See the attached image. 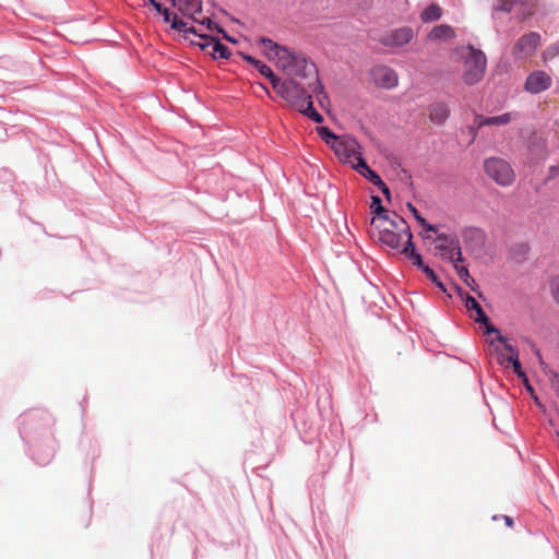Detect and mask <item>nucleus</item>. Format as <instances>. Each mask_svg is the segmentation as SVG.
Segmentation results:
<instances>
[{
	"mask_svg": "<svg viewBox=\"0 0 559 559\" xmlns=\"http://www.w3.org/2000/svg\"><path fill=\"white\" fill-rule=\"evenodd\" d=\"M260 44L261 46L263 47L264 51H265V55L270 58V59H273L274 56L280 51V49L283 48V46H280L277 45L276 43H274L272 39L270 38H261L260 39Z\"/></svg>",
	"mask_w": 559,
	"mask_h": 559,
	"instance_id": "4be33fe9",
	"label": "nucleus"
},
{
	"mask_svg": "<svg viewBox=\"0 0 559 559\" xmlns=\"http://www.w3.org/2000/svg\"><path fill=\"white\" fill-rule=\"evenodd\" d=\"M273 90L297 110L311 100V95L306 86L296 79L276 80Z\"/></svg>",
	"mask_w": 559,
	"mask_h": 559,
	"instance_id": "f03ea898",
	"label": "nucleus"
},
{
	"mask_svg": "<svg viewBox=\"0 0 559 559\" xmlns=\"http://www.w3.org/2000/svg\"><path fill=\"white\" fill-rule=\"evenodd\" d=\"M503 519H504L506 524H507L509 527H512V526H513V520H512L510 516L504 515V516H503Z\"/></svg>",
	"mask_w": 559,
	"mask_h": 559,
	"instance_id": "37998d69",
	"label": "nucleus"
},
{
	"mask_svg": "<svg viewBox=\"0 0 559 559\" xmlns=\"http://www.w3.org/2000/svg\"><path fill=\"white\" fill-rule=\"evenodd\" d=\"M552 84L551 76L542 70L533 71L525 81L524 88L531 94H538L548 90Z\"/></svg>",
	"mask_w": 559,
	"mask_h": 559,
	"instance_id": "9b49d317",
	"label": "nucleus"
},
{
	"mask_svg": "<svg viewBox=\"0 0 559 559\" xmlns=\"http://www.w3.org/2000/svg\"><path fill=\"white\" fill-rule=\"evenodd\" d=\"M305 64L306 67H301V64L297 66V63L293 64V71H287V76H289V79H296L298 81V79H304V80H310V82L307 83V86L314 93V94H319V93H322L323 91V85L321 84V82L319 81V76H318V72H317V69H316V66L314 63L308 61L307 58H305Z\"/></svg>",
	"mask_w": 559,
	"mask_h": 559,
	"instance_id": "0eeeda50",
	"label": "nucleus"
},
{
	"mask_svg": "<svg viewBox=\"0 0 559 559\" xmlns=\"http://www.w3.org/2000/svg\"><path fill=\"white\" fill-rule=\"evenodd\" d=\"M242 58H243L247 62L251 63L254 68H255V63H257V62H260V60H257V59H254L253 57H251V56H249V55H242Z\"/></svg>",
	"mask_w": 559,
	"mask_h": 559,
	"instance_id": "4c0bfd02",
	"label": "nucleus"
},
{
	"mask_svg": "<svg viewBox=\"0 0 559 559\" xmlns=\"http://www.w3.org/2000/svg\"><path fill=\"white\" fill-rule=\"evenodd\" d=\"M487 119L488 126H501L509 123L512 119V115L507 112L500 116L488 117Z\"/></svg>",
	"mask_w": 559,
	"mask_h": 559,
	"instance_id": "c85d7f7f",
	"label": "nucleus"
},
{
	"mask_svg": "<svg viewBox=\"0 0 559 559\" xmlns=\"http://www.w3.org/2000/svg\"><path fill=\"white\" fill-rule=\"evenodd\" d=\"M372 82L382 88H393L399 83L396 72L386 66H376L370 71Z\"/></svg>",
	"mask_w": 559,
	"mask_h": 559,
	"instance_id": "9d476101",
	"label": "nucleus"
},
{
	"mask_svg": "<svg viewBox=\"0 0 559 559\" xmlns=\"http://www.w3.org/2000/svg\"><path fill=\"white\" fill-rule=\"evenodd\" d=\"M478 129H479V128H476V126H475V124H474V126H472V127H469V132H471V133H472V135H473V140L476 138V135H477V130H478Z\"/></svg>",
	"mask_w": 559,
	"mask_h": 559,
	"instance_id": "79ce46f5",
	"label": "nucleus"
},
{
	"mask_svg": "<svg viewBox=\"0 0 559 559\" xmlns=\"http://www.w3.org/2000/svg\"><path fill=\"white\" fill-rule=\"evenodd\" d=\"M317 131L321 139L331 147L332 143L338 142L340 140L328 127L317 128Z\"/></svg>",
	"mask_w": 559,
	"mask_h": 559,
	"instance_id": "a878e982",
	"label": "nucleus"
},
{
	"mask_svg": "<svg viewBox=\"0 0 559 559\" xmlns=\"http://www.w3.org/2000/svg\"><path fill=\"white\" fill-rule=\"evenodd\" d=\"M255 69L260 72L261 75H263L270 80L272 87H274V82L276 80H280V78H277L274 74L272 69L269 66H266L265 63H263L262 61L255 63Z\"/></svg>",
	"mask_w": 559,
	"mask_h": 559,
	"instance_id": "393cba45",
	"label": "nucleus"
},
{
	"mask_svg": "<svg viewBox=\"0 0 559 559\" xmlns=\"http://www.w3.org/2000/svg\"><path fill=\"white\" fill-rule=\"evenodd\" d=\"M359 143L350 136H341L338 142L332 143V150L338 159L343 163L354 165L362 158Z\"/></svg>",
	"mask_w": 559,
	"mask_h": 559,
	"instance_id": "39448f33",
	"label": "nucleus"
},
{
	"mask_svg": "<svg viewBox=\"0 0 559 559\" xmlns=\"http://www.w3.org/2000/svg\"><path fill=\"white\" fill-rule=\"evenodd\" d=\"M277 62V66L285 72L287 73V71H293L292 67L293 64L296 62L297 66L301 64V67H306L305 64V57L302 55H298V53H295V52H292L289 49H287L286 47H283L282 49H280V51L274 56V58Z\"/></svg>",
	"mask_w": 559,
	"mask_h": 559,
	"instance_id": "ddd939ff",
	"label": "nucleus"
},
{
	"mask_svg": "<svg viewBox=\"0 0 559 559\" xmlns=\"http://www.w3.org/2000/svg\"><path fill=\"white\" fill-rule=\"evenodd\" d=\"M435 254L442 259H448L456 262L462 261V252L459 239L455 236L439 234L435 240Z\"/></svg>",
	"mask_w": 559,
	"mask_h": 559,
	"instance_id": "423d86ee",
	"label": "nucleus"
},
{
	"mask_svg": "<svg viewBox=\"0 0 559 559\" xmlns=\"http://www.w3.org/2000/svg\"><path fill=\"white\" fill-rule=\"evenodd\" d=\"M454 267L456 270V274L459 275V277L463 280L467 285H469V280L472 281V283H474V280L471 278L469 276L467 267L459 265L457 263L454 264Z\"/></svg>",
	"mask_w": 559,
	"mask_h": 559,
	"instance_id": "2f4dec72",
	"label": "nucleus"
},
{
	"mask_svg": "<svg viewBox=\"0 0 559 559\" xmlns=\"http://www.w3.org/2000/svg\"><path fill=\"white\" fill-rule=\"evenodd\" d=\"M401 252L405 254L409 260H412L413 264L419 269L424 270L426 266L423 262L421 255L416 252L412 240L402 248Z\"/></svg>",
	"mask_w": 559,
	"mask_h": 559,
	"instance_id": "aec40b11",
	"label": "nucleus"
},
{
	"mask_svg": "<svg viewBox=\"0 0 559 559\" xmlns=\"http://www.w3.org/2000/svg\"><path fill=\"white\" fill-rule=\"evenodd\" d=\"M455 32L454 29L447 24H440L435 26L428 34V39L436 40H449L454 38Z\"/></svg>",
	"mask_w": 559,
	"mask_h": 559,
	"instance_id": "dca6fc26",
	"label": "nucleus"
},
{
	"mask_svg": "<svg viewBox=\"0 0 559 559\" xmlns=\"http://www.w3.org/2000/svg\"><path fill=\"white\" fill-rule=\"evenodd\" d=\"M205 24H206V28H207V29H210V31L212 29V27H213V25H214V23H213L210 19H204V20L200 23V26H199V27H197V29H198V34H194V35H195V36H198L199 38H200V35H205V34L203 33V27H204V25H205Z\"/></svg>",
	"mask_w": 559,
	"mask_h": 559,
	"instance_id": "72a5a7b5",
	"label": "nucleus"
},
{
	"mask_svg": "<svg viewBox=\"0 0 559 559\" xmlns=\"http://www.w3.org/2000/svg\"><path fill=\"white\" fill-rule=\"evenodd\" d=\"M487 59L485 53L473 46H468L467 55L464 58L463 81L467 85L478 83L485 75Z\"/></svg>",
	"mask_w": 559,
	"mask_h": 559,
	"instance_id": "7ed1b4c3",
	"label": "nucleus"
},
{
	"mask_svg": "<svg viewBox=\"0 0 559 559\" xmlns=\"http://www.w3.org/2000/svg\"><path fill=\"white\" fill-rule=\"evenodd\" d=\"M429 119L437 126L445 123L450 117V107L445 102H437L428 107Z\"/></svg>",
	"mask_w": 559,
	"mask_h": 559,
	"instance_id": "2eb2a0df",
	"label": "nucleus"
},
{
	"mask_svg": "<svg viewBox=\"0 0 559 559\" xmlns=\"http://www.w3.org/2000/svg\"><path fill=\"white\" fill-rule=\"evenodd\" d=\"M370 234L381 245L390 249H400L403 240L406 245L413 239L407 222L395 213L389 216L373 217Z\"/></svg>",
	"mask_w": 559,
	"mask_h": 559,
	"instance_id": "f257e3e1",
	"label": "nucleus"
},
{
	"mask_svg": "<svg viewBox=\"0 0 559 559\" xmlns=\"http://www.w3.org/2000/svg\"><path fill=\"white\" fill-rule=\"evenodd\" d=\"M504 349L510 353V356L508 358V361L512 364L514 372L518 374L519 378H522L525 382H527V378L525 373L522 370L521 362L518 358V352L511 344H506Z\"/></svg>",
	"mask_w": 559,
	"mask_h": 559,
	"instance_id": "6ab92c4d",
	"label": "nucleus"
},
{
	"mask_svg": "<svg viewBox=\"0 0 559 559\" xmlns=\"http://www.w3.org/2000/svg\"><path fill=\"white\" fill-rule=\"evenodd\" d=\"M423 272L427 275L431 282H433L438 287H440L442 290H445L443 284L439 281L437 274L432 269H430L428 265L424 267Z\"/></svg>",
	"mask_w": 559,
	"mask_h": 559,
	"instance_id": "473e14b6",
	"label": "nucleus"
},
{
	"mask_svg": "<svg viewBox=\"0 0 559 559\" xmlns=\"http://www.w3.org/2000/svg\"><path fill=\"white\" fill-rule=\"evenodd\" d=\"M159 13H162V14H163L164 20H165L166 22H170V21H171V20H170V12H169L167 9H165V8H163V7H162V11H160Z\"/></svg>",
	"mask_w": 559,
	"mask_h": 559,
	"instance_id": "58836bf2",
	"label": "nucleus"
},
{
	"mask_svg": "<svg viewBox=\"0 0 559 559\" xmlns=\"http://www.w3.org/2000/svg\"><path fill=\"white\" fill-rule=\"evenodd\" d=\"M540 35L530 32L519 38L513 47V56L520 59L532 57L540 45Z\"/></svg>",
	"mask_w": 559,
	"mask_h": 559,
	"instance_id": "6e6552de",
	"label": "nucleus"
},
{
	"mask_svg": "<svg viewBox=\"0 0 559 559\" xmlns=\"http://www.w3.org/2000/svg\"><path fill=\"white\" fill-rule=\"evenodd\" d=\"M488 117H484L481 115H476L475 116V121H474V124L476 126V128H483L485 126H488Z\"/></svg>",
	"mask_w": 559,
	"mask_h": 559,
	"instance_id": "c9c22d12",
	"label": "nucleus"
},
{
	"mask_svg": "<svg viewBox=\"0 0 559 559\" xmlns=\"http://www.w3.org/2000/svg\"><path fill=\"white\" fill-rule=\"evenodd\" d=\"M378 188L381 190V192L385 195L388 200L391 199L390 190L383 181L378 186Z\"/></svg>",
	"mask_w": 559,
	"mask_h": 559,
	"instance_id": "e433bc0d",
	"label": "nucleus"
},
{
	"mask_svg": "<svg viewBox=\"0 0 559 559\" xmlns=\"http://www.w3.org/2000/svg\"><path fill=\"white\" fill-rule=\"evenodd\" d=\"M548 285L554 301L559 305V273L550 277Z\"/></svg>",
	"mask_w": 559,
	"mask_h": 559,
	"instance_id": "cd10ccee",
	"label": "nucleus"
},
{
	"mask_svg": "<svg viewBox=\"0 0 559 559\" xmlns=\"http://www.w3.org/2000/svg\"><path fill=\"white\" fill-rule=\"evenodd\" d=\"M148 2L156 9L157 12L162 11V4L159 2H157L156 0H148Z\"/></svg>",
	"mask_w": 559,
	"mask_h": 559,
	"instance_id": "ea45409f",
	"label": "nucleus"
},
{
	"mask_svg": "<svg viewBox=\"0 0 559 559\" xmlns=\"http://www.w3.org/2000/svg\"><path fill=\"white\" fill-rule=\"evenodd\" d=\"M407 207L409 209V211L412 212V214L414 215V217L417 219V222L420 225H426V219L424 217H421V215L419 214L417 209L412 203H408Z\"/></svg>",
	"mask_w": 559,
	"mask_h": 559,
	"instance_id": "f704fd0d",
	"label": "nucleus"
},
{
	"mask_svg": "<svg viewBox=\"0 0 559 559\" xmlns=\"http://www.w3.org/2000/svg\"><path fill=\"white\" fill-rule=\"evenodd\" d=\"M191 44L200 47L201 50L207 52L213 58L228 59L231 55L227 46L209 35H200V40H191Z\"/></svg>",
	"mask_w": 559,
	"mask_h": 559,
	"instance_id": "1a4fd4ad",
	"label": "nucleus"
},
{
	"mask_svg": "<svg viewBox=\"0 0 559 559\" xmlns=\"http://www.w3.org/2000/svg\"><path fill=\"white\" fill-rule=\"evenodd\" d=\"M442 15V10L441 8L436 4V3H432L430 5H428L420 14V19L423 22L425 23H429V22H433V21H438Z\"/></svg>",
	"mask_w": 559,
	"mask_h": 559,
	"instance_id": "412c9836",
	"label": "nucleus"
},
{
	"mask_svg": "<svg viewBox=\"0 0 559 559\" xmlns=\"http://www.w3.org/2000/svg\"><path fill=\"white\" fill-rule=\"evenodd\" d=\"M414 37V31L404 26L397 29L392 31L391 33L384 35L380 43L385 47H403L408 44Z\"/></svg>",
	"mask_w": 559,
	"mask_h": 559,
	"instance_id": "f8f14e48",
	"label": "nucleus"
},
{
	"mask_svg": "<svg viewBox=\"0 0 559 559\" xmlns=\"http://www.w3.org/2000/svg\"><path fill=\"white\" fill-rule=\"evenodd\" d=\"M421 226H423L426 230H428V231H433V233H436V231H437L436 226H433V225H431V224H429V223H427V222H426V225H421Z\"/></svg>",
	"mask_w": 559,
	"mask_h": 559,
	"instance_id": "a19ab883",
	"label": "nucleus"
},
{
	"mask_svg": "<svg viewBox=\"0 0 559 559\" xmlns=\"http://www.w3.org/2000/svg\"><path fill=\"white\" fill-rule=\"evenodd\" d=\"M371 209L374 217L389 216L388 211L382 206L381 199L378 195L371 197Z\"/></svg>",
	"mask_w": 559,
	"mask_h": 559,
	"instance_id": "bb28decb",
	"label": "nucleus"
},
{
	"mask_svg": "<svg viewBox=\"0 0 559 559\" xmlns=\"http://www.w3.org/2000/svg\"><path fill=\"white\" fill-rule=\"evenodd\" d=\"M537 0H498L495 10L509 13L515 4L523 7L524 17H530L535 13Z\"/></svg>",
	"mask_w": 559,
	"mask_h": 559,
	"instance_id": "4468645a",
	"label": "nucleus"
},
{
	"mask_svg": "<svg viewBox=\"0 0 559 559\" xmlns=\"http://www.w3.org/2000/svg\"><path fill=\"white\" fill-rule=\"evenodd\" d=\"M354 169L377 187L383 181L380 176L367 165L364 158H359V163L354 165Z\"/></svg>",
	"mask_w": 559,
	"mask_h": 559,
	"instance_id": "f3484780",
	"label": "nucleus"
},
{
	"mask_svg": "<svg viewBox=\"0 0 559 559\" xmlns=\"http://www.w3.org/2000/svg\"><path fill=\"white\" fill-rule=\"evenodd\" d=\"M559 56V40L545 49L543 52V59L545 61L551 60Z\"/></svg>",
	"mask_w": 559,
	"mask_h": 559,
	"instance_id": "7c9ffc66",
	"label": "nucleus"
},
{
	"mask_svg": "<svg viewBox=\"0 0 559 559\" xmlns=\"http://www.w3.org/2000/svg\"><path fill=\"white\" fill-rule=\"evenodd\" d=\"M481 323L485 325V329H486L485 333H486V334L496 333V334H497V338H496V340H497L498 342H500V343H504V345H506V344H508V343H507V338H506L504 336H502V335L500 334L499 330H498L497 328H495V326L490 323V320H489V318H488V317H487V321L481 322Z\"/></svg>",
	"mask_w": 559,
	"mask_h": 559,
	"instance_id": "c756f323",
	"label": "nucleus"
},
{
	"mask_svg": "<svg viewBox=\"0 0 559 559\" xmlns=\"http://www.w3.org/2000/svg\"><path fill=\"white\" fill-rule=\"evenodd\" d=\"M464 304L467 310H474L475 316L471 314V317L476 322H485L487 321V314L484 312L479 302L471 295H466L464 298Z\"/></svg>",
	"mask_w": 559,
	"mask_h": 559,
	"instance_id": "a211bd4d",
	"label": "nucleus"
},
{
	"mask_svg": "<svg viewBox=\"0 0 559 559\" xmlns=\"http://www.w3.org/2000/svg\"><path fill=\"white\" fill-rule=\"evenodd\" d=\"M299 112H301L302 115L309 117L310 119H312L313 121L316 122H322L323 121V117L322 115H320L314 108H313V103H312V99L310 102H308L305 106H302L301 109L298 110Z\"/></svg>",
	"mask_w": 559,
	"mask_h": 559,
	"instance_id": "b1692460",
	"label": "nucleus"
},
{
	"mask_svg": "<svg viewBox=\"0 0 559 559\" xmlns=\"http://www.w3.org/2000/svg\"><path fill=\"white\" fill-rule=\"evenodd\" d=\"M171 27L179 32H183L186 36L188 34H198V29L195 26H188V23L182 20H179L177 15H175L174 19L171 20Z\"/></svg>",
	"mask_w": 559,
	"mask_h": 559,
	"instance_id": "5701e85b",
	"label": "nucleus"
},
{
	"mask_svg": "<svg viewBox=\"0 0 559 559\" xmlns=\"http://www.w3.org/2000/svg\"><path fill=\"white\" fill-rule=\"evenodd\" d=\"M484 169L488 177L501 187H509L515 180L512 166L503 158L489 157L485 159Z\"/></svg>",
	"mask_w": 559,
	"mask_h": 559,
	"instance_id": "20e7f679",
	"label": "nucleus"
}]
</instances>
